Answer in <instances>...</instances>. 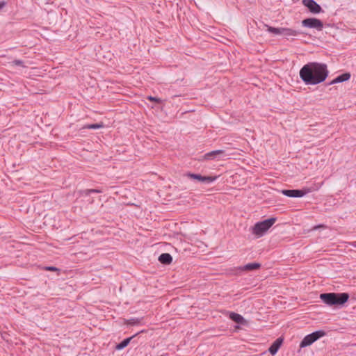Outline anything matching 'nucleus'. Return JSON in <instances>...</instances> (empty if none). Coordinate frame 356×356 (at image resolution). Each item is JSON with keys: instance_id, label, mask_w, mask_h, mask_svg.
Here are the masks:
<instances>
[{"instance_id": "nucleus-1", "label": "nucleus", "mask_w": 356, "mask_h": 356, "mask_svg": "<svg viewBox=\"0 0 356 356\" xmlns=\"http://www.w3.org/2000/svg\"><path fill=\"white\" fill-rule=\"evenodd\" d=\"M328 73L325 64L312 62L300 69V77L306 85H316L323 82Z\"/></svg>"}, {"instance_id": "nucleus-2", "label": "nucleus", "mask_w": 356, "mask_h": 356, "mask_svg": "<svg viewBox=\"0 0 356 356\" xmlns=\"http://www.w3.org/2000/svg\"><path fill=\"white\" fill-rule=\"evenodd\" d=\"M348 293H324L320 295L321 300L329 306H341L348 302Z\"/></svg>"}, {"instance_id": "nucleus-3", "label": "nucleus", "mask_w": 356, "mask_h": 356, "mask_svg": "<svg viewBox=\"0 0 356 356\" xmlns=\"http://www.w3.org/2000/svg\"><path fill=\"white\" fill-rule=\"evenodd\" d=\"M275 218H270L257 222L252 228V233L257 236H262L275 222Z\"/></svg>"}, {"instance_id": "nucleus-4", "label": "nucleus", "mask_w": 356, "mask_h": 356, "mask_svg": "<svg viewBox=\"0 0 356 356\" xmlns=\"http://www.w3.org/2000/svg\"><path fill=\"white\" fill-rule=\"evenodd\" d=\"M326 334L324 330H317L305 336L300 343V348H305L312 345L314 342L318 339L324 337Z\"/></svg>"}, {"instance_id": "nucleus-5", "label": "nucleus", "mask_w": 356, "mask_h": 356, "mask_svg": "<svg viewBox=\"0 0 356 356\" xmlns=\"http://www.w3.org/2000/svg\"><path fill=\"white\" fill-rule=\"evenodd\" d=\"M302 25L310 29H316L318 31H321L323 27V22L316 18L305 19L302 21Z\"/></svg>"}, {"instance_id": "nucleus-6", "label": "nucleus", "mask_w": 356, "mask_h": 356, "mask_svg": "<svg viewBox=\"0 0 356 356\" xmlns=\"http://www.w3.org/2000/svg\"><path fill=\"white\" fill-rule=\"evenodd\" d=\"M309 192H311V190L305 188L302 190L285 189L282 191L283 195L289 197H301Z\"/></svg>"}, {"instance_id": "nucleus-7", "label": "nucleus", "mask_w": 356, "mask_h": 356, "mask_svg": "<svg viewBox=\"0 0 356 356\" xmlns=\"http://www.w3.org/2000/svg\"><path fill=\"white\" fill-rule=\"evenodd\" d=\"M302 4L312 13L318 14L323 12L320 5H318L314 0H302Z\"/></svg>"}, {"instance_id": "nucleus-8", "label": "nucleus", "mask_w": 356, "mask_h": 356, "mask_svg": "<svg viewBox=\"0 0 356 356\" xmlns=\"http://www.w3.org/2000/svg\"><path fill=\"white\" fill-rule=\"evenodd\" d=\"M187 176L191 179H197L201 182L205 183H211L214 181L217 178L216 176H202L201 175L194 173H188Z\"/></svg>"}, {"instance_id": "nucleus-9", "label": "nucleus", "mask_w": 356, "mask_h": 356, "mask_svg": "<svg viewBox=\"0 0 356 356\" xmlns=\"http://www.w3.org/2000/svg\"><path fill=\"white\" fill-rule=\"evenodd\" d=\"M283 340L282 338H277L270 346L268 351L273 355H275L280 349Z\"/></svg>"}, {"instance_id": "nucleus-10", "label": "nucleus", "mask_w": 356, "mask_h": 356, "mask_svg": "<svg viewBox=\"0 0 356 356\" xmlns=\"http://www.w3.org/2000/svg\"><path fill=\"white\" fill-rule=\"evenodd\" d=\"M351 75L349 72L343 73L341 75L337 76L334 79H333L329 84L332 85L334 83H341L343 81H346L350 79Z\"/></svg>"}, {"instance_id": "nucleus-11", "label": "nucleus", "mask_w": 356, "mask_h": 356, "mask_svg": "<svg viewBox=\"0 0 356 356\" xmlns=\"http://www.w3.org/2000/svg\"><path fill=\"white\" fill-rule=\"evenodd\" d=\"M225 154V151L222 149L214 150L205 154L203 156L205 160H213L218 155H222Z\"/></svg>"}, {"instance_id": "nucleus-12", "label": "nucleus", "mask_w": 356, "mask_h": 356, "mask_svg": "<svg viewBox=\"0 0 356 356\" xmlns=\"http://www.w3.org/2000/svg\"><path fill=\"white\" fill-rule=\"evenodd\" d=\"M260 267H261V264L254 262V263L247 264L244 265L243 266L240 267L239 269L241 270L252 271V270H257V269L260 268Z\"/></svg>"}, {"instance_id": "nucleus-13", "label": "nucleus", "mask_w": 356, "mask_h": 356, "mask_svg": "<svg viewBox=\"0 0 356 356\" xmlns=\"http://www.w3.org/2000/svg\"><path fill=\"white\" fill-rule=\"evenodd\" d=\"M229 318L236 323L244 324L245 322L244 318L241 315L235 312H230Z\"/></svg>"}, {"instance_id": "nucleus-14", "label": "nucleus", "mask_w": 356, "mask_h": 356, "mask_svg": "<svg viewBox=\"0 0 356 356\" xmlns=\"http://www.w3.org/2000/svg\"><path fill=\"white\" fill-rule=\"evenodd\" d=\"M282 35L289 39V37L297 36L300 33L298 31L289 28H283Z\"/></svg>"}, {"instance_id": "nucleus-15", "label": "nucleus", "mask_w": 356, "mask_h": 356, "mask_svg": "<svg viewBox=\"0 0 356 356\" xmlns=\"http://www.w3.org/2000/svg\"><path fill=\"white\" fill-rule=\"evenodd\" d=\"M138 334V333H136V334H134L130 337L124 339L122 341H121L120 343H119L118 344L116 345L115 349L116 350H122V349L124 348L125 347H127L129 345V343H130V341H131V339H133Z\"/></svg>"}, {"instance_id": "nucleus-16", "label": "nucleus", "mask_w": 356, "mask_h": 356, "mask_svg": "<svg viewBox=\"0 0 356 356\" xmlns=\"http://www.w3.org/2000/svg\"><path fill=\"white\" fill-rule=\"evenodd\" d=\"M159 261L163 264H170L172 261V257L169 253H162L159 257Z\"/></svg>"}, {"instance_id": "nucleus-17", "label": "nucleus", "mask_w": 356, "mask_h": 356, "mask_svg": "<svg viewBox=\"0 0 356 356\" xmlns=\"http://www.w3.org/2000/svg\"><path fill=\"white\" fill-rule=\"evenodd\" d=\"M282 29H283V27L275 28V27H272V26H268V31L270 33H273L275 35H282V31H283Z\"/></svg>"}, {"instance_id": "nucleus-18", "label": "nucleus", "mask_w": 356, "mask_h": 356, "mask_svg": "<svg viewBox=\"0 0 356 356\" xmlns=\"http://www.w3.org/2000/svg\"><path fill=\"white\" fill-rule=\"evenodd\" d=\"M104 127V124L102 122L101 123H95V124H87L83 127V129H97Z\"/></svg>"}, {"instance_id": "nucleus-19", "label": "nucleus", "mask_w": 356, "mask_h": 356, "mask_svg": "<svg viewBox=\"0 0 356 356\" xmlns=\"http://www.w3.org/2000/svg\"><path fill=\"white\" fill-rule=\"evenodd\" d=\"M102 192V190H99V189H86V190H84L82 191V194L83 195H90V193H101Z\"/></svg>"}, {"instance_id": "nucleus-20", "label": "nucleus", "mask_w": 356, "mask_h": 356, "mask_svg": "<svg viewBox=\"0 0 356 356\" xmlns=\"http://www.w3.org/2000/svg\"><path fill=\"white\" fill-rule=\"evenodd\" d=\"M140 320L139 318H132L126 321L125 323L127 325H135L139 324Z\"/></svg>"}, {"instance_id": "nucleus-21", "label": "nucleus", "mask_w": 356, "mask_h": 356, "mask_svg": "<svg viewBox=\"0 0 356 356\" xmlns=\"http://www.w3.org/2000/svg\"><path fill=\"white\" fill-rule=\"evenodd\" d=\"M147 99L151 102H155L159 104L163 102L161 99L152 96H148Z\"/></svg>"}, {"instance_id": "nucleus-22", "label": "nucleus", "mask_w": 356, "mask_h": 356, "mask_svg": "<svg viewBox=\"0 0 356 356\" xmlns=\"http://www.w3.org/2000/svg\"><path fill=\"white\" fill-rule=\"evenodd\" d=\"M11 63L13 65L24 67V62L21 60H17V59L14 60L13 61H12Z\"/></svg>"}, {"instance_id": "nucleus-23", "label": "nucleus", "mask_w": 356, "mask_h": 356, "mask_svg": "<svg viewBox=\"0 0 356 356\" xmlns=\"http://www.w3.org/2000/svg\"><path fill=\"white\" fill-rule=\"evenodd\" d=\"M45 269L47 270H49V271H58V270H59L58 268H57L56 267H54V266H47L45 268Z\"/></svg>"}, {"instance_id": "nucleus-24", "label": "nucleus", "mask_w": 356, "mask_h": 356, "mask_svg": "<svg viewBox=\"0 0 356 356\" xmlns=\"http://www.w3.org/2000/svg\"><path fill=\"white\" fill-rule=\"evenodd\" d=\"M6 5V3L3 1H0V10Z\"/></svg>"}, {"instance_id": "nucleus-25", "label": "nucleus", "mask_w": 356, "mask_h": 356, "mask_svg": "<svg viewBox=\"0 0 356 356\" xmlns=\"http://www.w3.org/2000/svg\"><path fill=\"white\" fill-rule=\"evenodd\" d=\"M355 244L354 245V246L356 248V242H355Z\"/></svg>"}]
</instances>
